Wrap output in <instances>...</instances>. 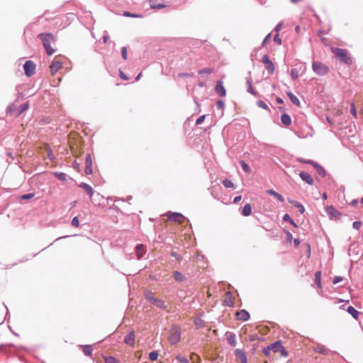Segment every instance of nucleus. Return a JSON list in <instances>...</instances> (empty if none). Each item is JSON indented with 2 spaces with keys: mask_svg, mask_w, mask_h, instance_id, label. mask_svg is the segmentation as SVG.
<instances>
[{
  "mask_svg": "<svg viewBox=\"0 0 363 363\" xmlns=\"http://www.w3.org/2000/svg\"><path fill=\"white\" fill-rule=\"evenodd\" d=\"M38 38L41 40L46 52L48 55H52L55 52V49L52 47V44H55V38L52 33H40Z\"/></svg>",
  "mask_w": 363,
  "mask_h": 363,
  "instance_id": "obj_1",
  "label": "nucleus"
},
{
  "mask_svg": "<svg viewBox=\"0 0 363 363\" xmlns=\"http://www.w3.org/2000/svg\"><path fill=\"white\" fill-rule=\"evenodd\" d=\"M332 52L338 58L341 63H344L347 65L352 64V60L347 55V51L342 48H333Z\"/></svg>",
  "mask_w": 363,
  "mask_h": 363,
  "instance_id": "obj_2",
  "label": "nucleus"
},
{
  "mask_svg": "<svg viewBox=\"0 0 363 363\" xmlns=\"http://www.w3.org/2000/svg\"><path fill=\"white\" fill-rule=\"evenodd\" d=\"M181 329L178 325H173L170 330L168 340L172 345H176L180 340Z\"/></svg>",
  "mask_w": 363,
  "mask_h": 363,
  "instance_id": "obj_3",
  "label": "nucleus"
},
{
  "mask_svg": "<svg viewBox=\"0 0 363 363\" xmlns=\"http://www.w3.org/2000/svg\"><path fill=\"white\" fill-rule=\"evenodd\" d=\"M313 71L319 76H324L329 72V68L320 62H313L312 64Z\"/></svg>",
  "mask_w": 363,
  "mask_h": 363,
  "instance_id": "obj_4",
  "label": "nucleus"
},
{
  "mask_svg": "<svg viewBox=\"0 0 363 363\" xmlns=\"http://www.w3.org/2000/svg\"><path fill=\"white\" fill-rule=\"evenodd\" d=\"M35 64L31 60H27L23 65L25 74L28 77L33 76L35 74Z\"/></svg>",
  "mask_w": 363,
  "mask_h": 363,
  "instance_id": "obj_5",
  "label": "nucleus"
},
{
  "mask_svg": "<svg viewBox=\"0 0 363 363\" xmlns=\"http://www.w3.org/2000/svg\"><path fill=\"white\" fill-rule=\"evenodd\" d=\"M325 211L330 219H338L341 213L333 206H327Z\"/></svg>",
  "mask_w": 363,
  "mask_h": 363,
  "instance_id": "obj_6",
  "label": "nucleus"
},
{
  "mask_svg": "<svg viewBox=\"0 0 363 363\" xmlns=\"http://www.w3.org/2000/svg\"><path fill=\"white\" fill-rule=\"evenodd\" d=\"M79 186L86 191V192L89 194L91 199H92L93 196H101V195L99 193H95L92 187L90 185L87 184L86 183L82 182L79 184Z\"/></svg>",
  "mask_w": 363,
  "mask_h": 363,
  "instance_id": "obj_7",
  "label": "nucleus"
},
{
  "mask_svg": "<svg viewBox=\"0 0 363 363\" xmlns=\"http://www.w3.org/2000/svg\"><path fill=\"white\" fill-rule=\"evenodd\" d=\"M84 172L86 174H91L93 172L92 170V159L91 155L89 153L86 155V161H85V169Z\"/></svg>",
  "mask_w": 363,
  "mask_h": 363,
  "instance_id": "obj_8",
  "label": "nucleus"
},
{
  "mask_svg": "<svg viewBox=\"0 0 363 363\" xmlns=\"http://www.w3.org/2000/svg\"><path fill=\"white\" fill-rule=\"evenodd\" d=\"M250 313L245 309L236 313V319L239 320L247 321L250 319Z\"/></svg>",
  "mask_w": 363,
  "mask_h": 363,
  "instance_id": "obj_9",
  "label": "nucleus"
},
{
  "mask_svg": "<svg viewBox=\"0 0 363 363\" xmlns=\"http://www.w3.org/2000/svg\"><path fill=\"white\" fill-rule=\"evenodd\" d=\"M227 341L230 346L235 347L237 344L235 334L230 331H227L225 334Z\"/></svg>",
  "mask_w": 363,
  "mask_h": 363,
  "instance_id": "obj_10",
  "label": "nucleus"
},
{
  "mask_svg": "<svg viewBox=\"0 0 363 363\" xmlns=\"http://www.w3.org/2000/svg\"><path fill=\"white\" fill-rule=\"evenodd\" d=\"M299 177L301 178L303 181H304L308 185H313L314 181L312 177L306 172H301L299 173Z\"/></svg>",
  "mask_w": 363,
  "mask_h": 363,
  "instance_id": "obj_11",
  "label": "nucleus"
},
{
  "mask_svg": "<svg viewBox=\"0 0 363 363\" xmlns=\"http://www.w3.org/2000/svg\"><path fill=\"white\" fill-rule=\"evenodd\" d=\"M235 355L237 358L240 359L241 363H247V355L242 350L236 349L235 350Z\"/></svg>",
  "mask_w": 363,
  "mask_h": 363,
  "instance_id": "obj_12",
  "label": "nucleus"
},
{
  "mask_svg": "<svg viewBox=\"0 0 363 363\" xmlns=\"http://www.w3.org/2000/svg\"><path fill=\"white\" fill-rule=\"evenodd\" d=\"M168 219L172 221L179 222L181 223L182 220L185 219V217L180 213H171V214L168 216Z\"/></svg>",
  "mask_w": 363,
  "mask_h": 363,
  "instance_id": "obj_13",
  "label": "nucleus"
},
{
  "mask_svg": "<svg viewBox=\"0 0 363 363\" xmlns=\"http://www.w3.org/2000/svg\"><path fill=\"white\" fill-rule=\"evenodd\" d=\"M215 90L220 96H225L226 95V90L221 81L217 82Z\"/></svg>",
  "mask_w": 363,
  "mask_h": 363,
  "instance_id": "obj_14",
  "label": "nucleus"
},
{
  "mask_svg": "<svg viewBox=\"0 0 363 363\" xmlns=\"http://www.w3.org/2000/svg\"><path fill=\"white\" fill-rule=\"evenodd\" d=\"M146 252L145 246L143 244H138L135 247V253L138 257V259H141L143 257Z\"/></svg>",
  "mask_w": 363,
  "mask_h": 363,
  "instance_id": "obj_15",
  "label": "nucleus"
},
{
  "mask_svg": "<svg viewBox=\"0 0 363 363\" xmlns=\"http://www.w3.org/2000/svg\"><path fill=\"white\" fill-rule=\"evenodd\" d=\"M246 85H247V91L254 95L255 96H258V93L254 90L252 85V78L251 77H248L246 78Z\"/></svg>",
  "mask_w": 363,
  "mask_h": 363,
  "instance_id": "obj_16",
  "label": "nucleus"
},
{
  "mask_svg": "<svg viewBox=\"0 0 363 363\" xmlns=\"http://www.w3.org/2000/svg\"><path fill=\"white\" fill-rule=\"evenodd\" d=\"M124 342L128 345L133 346L135 344V333L134 331L129 332V333L125 336Z\"/></svg>",
  "mask_w": 363,
  "mask_h": 363,
  "instance_id": "obj_17",
  "label": "nucleus"
},
{
  "mask_svg": "<svg viewBox=\"0 0 363 363\" xmlns=\"http://www.w3.org/2000/svg\"><path fill=\"white\" fill-rule=\"evenodd\" d=\"M288 202L292 204L294 206L298 208V211L301 213H303L305 212V208L301 203L291 199H288Z\"/></svg>",
  "mask_w": 363,
  "mask_h": 363,
  "instance_id": "obj_18",
  "label": "nucleus"
},
{
  "mask_svg": "<svg viewBox=\"0 0 363 363\" xmlns=\"http://www.w3.org/2000/svg\"><path fill=\"white\" fill-rule=\"evenodd\" d=\"M29 107V103L26 102L24 104H21L18 107H17V111L16 113V118L18 117L21 114H22L25 111H26Z\"/></svg>",
  "mask_w": 363,
  "mask_h": 363,
  "instance_id": "obj_19",
  "label": "nucleus"
},
{
  "mask_svg": "<svg viewBox=\"0 0 363 363\" xmlns=\"http://www.w3.org/2000/svg\"><path fill=\"white\" fill-rule=\"evenodd\" d=\"M62 64L59 61H52L50 65V72L52 74H55L61 67Z\"/></svg>",
  "mask_w": 363,
  "mask_h": 363,
  "instance_id": "obj_20",
  "label": "nucleus"
},
{
  "mask_svg": "<svg viewBox=\"0 0 363 363\" xmlns=\"http://www.w3.org/2000/svg\"><path fill=\"white\" fill-rule=\"evenodd\" d=\"M267 194L275 197L278 201L283 202L284 201V197L280 194L277 193L273 189H268L266 191Z\"/></svg>",
  "mask_w": 363,
  "mask_h": 363,
  "instance_id": "obj_21",
  "label": "nucleus"
},
{
  "mask_svg": "<svg viewBox=\"0 0 363 363\" xmlns=\"http://www.w3.org/2000/svg\"><path fill=\"white\" fill-rule=\"evenodd\" d=\"M281 123L286 126H288L291 123V117L287 113H283L281 116Z\"/></svg>",
  "mask_w": 363,
  "mask_h": 363,
  "instance_id": "obj_22",
  "label": "nucleus"
},
{
  "mask_svg": "<svg viewBox=\"0 0 363 363\" xmlns=\"http://www.w3.org/2000/svg\"><path fill=\"white\" fill-rule=\"evenodd\" d=\"M347 311L356 320L358 319L360 313L355 309L353 306H350L347 308Z\"/></svg>",
  "mask_w": 363,
  "mask_h": 363,
  "instance_id": "obj_23",
  "label": "nucleus"
},
{
  "mask_svg": "<svg viewBox=\"0 0 363 363\" xmlns=\"http://www.w3.org/2000/svg\"><path fill=\"white\" fill-rule=\"evenodd\" d=\"M17 106L15 104H10L6 108V113L16 117Z\"/></svg>",
  "mask_w": 363,
  "mask_h": 363,
  "instance_id": "obj_24",
  "label": "nucleus"
},
{
  "mask_svg": "<svg viewBox=\"0 0 363 363\" xmlns=\"http://www.w3.org/2000/svg\"><path fill=\"white\" fill-rule=\"evenodd\" d=\"M315 169H316V171L318 172V174L323 178H324L325 176H326V171L325 170V169L320 166L319 164H318L317 162H315L314 164V166H313Z\"/></svg>",
  "mask_w": 363,
  "mask_h": 363,
  "instance_id": "obj_25",
  "label": "nucleus"
},
{
  "mask_svg": "<svg viewBox=\"0 0 363 363\" xmlns=\"http://www.w3.org/2000/svg\"><path fill=\"white\" fill-rule=\"evenodd\" d=\"M270 350L274 352H279V349L281 348V342L280 340H277L275 342L269 345Z\"/></svg>",
  "mask_w": 363,
  "mask_h": 363,
  "instance_id": "obj_26",
  "label": "nucleus"
},
{
  "mask_svg": "<svg viewBox=\"0 0 363 363\" xmlns=\"http://www.w3.org/2000/svg\"><path fill=\"white\" fill-rule=\"evenodd\" d=\"M152 304H153L154 306H157L159 308H162V309L167 308V306L165 305L164 302L162 300L159 299L157 298H155V300H153V302L152 303Z\"/></svg>",
  "mask_w": 363,
  "mask_h": 363,
  "instance_id": "obj_27",
  "label": "nucleus"
},
{
  "mask_svg": "<svg viewBox=\"0 0 363 363\" xmlns=\"http://www.w3.org/2000/svg\"><path fill=\"white\" fill-rule=\"evenodd\" d=\"M313 350L318 353L322 354H328L329 350L324 345H318L317 347L313 348Z\"/></svg>",
  "mask_w": 363,
  "mask_h": 363,
  "instance_id": "obj_28",
  "label": "nucleus"
},
{
  "mask_svg": "<svg viewBox=\"0 0 363 363\" xmlns=\"http://www.w3.org/2000/svg\"><path fill=\"white\" fill-rule=\"evenodd\" d=\"M175 281L182 282L185 280L184 276L179 271H174L172 275Z\"/></svg>",
  "mask_w": 363,
  "mask_h": 363,
  "instance_id": "obj_29",
  "label": "nucleus"
},
{
  "mask_svg": "<svg viewBox=\"0 0 363 363\" xmlns=\"http://www.w3.org/2000/svg\"><path fill=\"white\" fill-rule=\"evenodd\" d=\"M287 96L289 98L290 101L294 104H295L296 106H300V101L299 99L297 98V96H296L293 93L291 92H287Z\"/></svg>",
  "mask_w": 363,
  "mask_h": 363,
  "instance_id": "obj_30",
  "label": "nucleus"
},
{
  "mask_svg": "<svg viewBox=\"0 0 363 363\" xmlns=\"http://www.w3.org/2000/svg\"><path fill=\"white\" fill-rule=\"evenodd\" d=\"M315 284L317 285V286L319 289H322V284H321V272L317 271L315 273V279H314Z\"/></svg>",
  "mask_w": 363,
  "mask_h": 363,
  "instance_id": "obj_31",
  "label": "nucleus"
},
{
  "mask_svg": "<svg viewBox=\"0 0 363 363\" xmlns=\"http://www.w3.org/2000/svg\"><path fill=\"white\" fill-rule=\"evenodd\" d=\"M252 213V206L250 203L244 206L242 210V215L244 216H249Z\"/></svg>",
  "mask_w": 363,
  "mask_h": 363,
  "instance_id": "obj_32",
  "label": "nucleus"
},
{
  "mask_svg": "<svg viewBox=\"0 0 363 363\" xmlns=\"http://www.w3.org/2000/svg\"><path fill=\"white\" fill-rule=\"evenodd\" d=\"M194 323L198 329L205 327V322L201 317H196L194 319Z\"/></svg>",
  "mask_w": 363,
  "mask_h": 363,
  "instance_id": "obj_33",
  "label": "nucleus"
},
{
  "mask_svg": "<svg viewBox=\"0 0 363 363\" xmlns=\"http://www.w3.org/2000/svg\"><path fill=\"white\" fill-rule=\"evenodd\" d=\"M265 69L267 70L268 73L272 74L274 72L275 70V66L272 61L271 60L267 64L264 65Z\"/></svg>",
  "mask_w": 363,
  "mask_h": 363,
  "instance_id": "obj_34",
  "label": "nucleus"
},
{
  "mask_svg": "<svg viewBox=\"0 0 363 363\" xmlns=\"http://www.w3.org/2000/svg\"><path fill=\"white\" fill-rule=\"evenodd\" d=\"M55 177L62 182L67 181V174L64 172H56L54 173Z\"/></svg>",
  "mask_w": 363,
  "mask_h": 363,
  "instance_id": "obj_35",
  "label": "nucleus"
},
{
  "mask_svg": "<svg viewBox=\"0 0 363 363\" xmlns=\"http://www.w3.org/2000/svg\"><path fill=\"white\" fill-rule=\"evenodd\" d=\"M213 72V68L206 67V68H203V69H201L199 70L198 74L199 75L210 74H211Z\"/></svg>",
  "mask_w": 363,
  "mask_h": 363,
  "instance_id": "obj_36",
  "label": "nucleus"
},
{
  "mask_svg": "<svg viewBox=\"0 0 363 363\" xmlns=\"http://www.w3.org/2000/svg\"><path fill=\"white\" fill-rule=\"evenodd\" d=\"M222 184L225 188L235 189L234 184L232 182L231 180L228 179H225L224 180H223Z\"/></svg>",
  "mask_w": 363,
  "mask_h": 363,
  "instance_id": "obj_37",
  "label": "nucleus"
},
{
  "mask_svg": "<svg viewBox=\"0 0 363 363\" xmlns=\"http://www.w3.org/2000/svg\"><path fill=\"white\" fill-rule=\"evenodd\" d=\"M93 349L91 345H84L83 347V352L86 356H90L92 353Z\"/></svg>",
  "mask_w": 363,
  "mask_h": 363,
  "instance_id": "obj_38",
  "label": "nucleus"
},
{
  "mask_svg": "<svg viewBox=\"0 0 363 363\" xmlns=\"http://www.w3.org/2000/svg\"><path fill=\"white\" fill-rule=\"evenodd\" d=\"M283 220L285 222H289L293 226L297 227V225L296 224V223L294 221V220L291 218V216L289 214L286 213L283 216Z\"/></svg>",
  "mask_w": 363,
  "mask_h": 363,
  "instance_id": "obj_39",
  "label": "nucleus"
},
{
  "mask_svg": "<svg viewBox=\"0 0 363 363\" xmlns=\"http://www.w3.org/2000/svg\"><path fill=\"white\" fill-rule=\"evenodd\" d=\"M290 75H291V78L294 80H295V79H298V77L299 76V72L297 69L293 68L291 69Z\"/></svg>",
  "mask_w": 363,
  "mask_h": 363,
  "instance_id": "obj_40",
  "label": "nucleus"
},
{
  "mask_svg": "<svg viewBox=\"0 0 363 363\" xmlns=\"http://www.w3.org/2000/svg\"><path fill=\"white\" fill-rule=\"evenodd\" d=\"M240 166L242 167V169L247 173L250 172V168L249 167V165L245 162V161L244 160H240Z\"/></svg>",
  "mask_w": 363,
  "mask_h": 363,
  "instance_id": "obj_41",
  "label": "nucleus"
},
{
  "mask_svg": "<svg viewBox=\"0 0 363 363\" xmlns=\"http://www.w3.org/2000/svg\"><path fill=\"white\" fill-rule=\"evenodd\" d=\"M297 161L301 163H303V164H311L313 166H314V164L315 163V162H314L313 160H306V159H303V158H298Z\"/></svg>",
  "mask_w": 363,
  "mask_h": 363,
  "instance_id": "obj_42",
  "label": "nucleus"
},
{
  "mask_svg": "<svg viewBox=\"0 0 363 363\" xmlns=\"http://www.w3.org/2000/svg\"><path fill=\"white\" fill-rule=\"evenodd\" d=\"M257 105L259 107V108H262L263 109H265V110H268L269 111V106H267V104L262 101V100H259L257 101Z\"/></svg>",
  "mask_w": 363,
  "mask_h": 363,
  "instance_id": "obj_43",
  "label": "nucleus"
},
{
  "mask_svg": "<svg viewBox=\"0 0 363 363\" xmlns=\"http://www.w3.org/2000/svg\"><path fill=\"white\" fill-rule=\"evenodd\" d=\"M105 363H118V361L113 357H105Z\"/></svg>",
  "mask_w": 363,
  "mask_h": 363,
  "instance_id": "obj_44",
  "label": "nucleus"
},
{
  "mask_svg": "<svg viewBox=\"0 0 363 363\" xmlns=\"http://www.w3.org/2000/svg\"><path fill=\"white\" fill-rule=\"evenodd\" d=\"M158 357V353L156 351H152L151 352H150L149 354V358L152 360V361H155L157 360Z\"/></svg>",
  "mask_w": 363,
  "mask_h": 363,
  "instance_id": "obj_45",
  "label": "nucleus"
},
{
  "mask_svg": "<svg viewBox=\"0 0 363 363\" xmlns=\"http://www.w3.org/2000/svg\"><path fill=\"white\" fill-rule=\"evenodd\" d=\"M145 298L146 299L150 302V303H152L153 302V300H155V297L152 294V292H147L145 294Z\"/></svg>",
  "mask_w": 363,
  "mask_h": 363,
  "instance_id": "obj_46",
  "label": "nucleus"
},
{
  "mask_svg": "<svg viewBox=\"0 0 363 363\" xmlns=\"http://www.w3.org/2000/svg\"><path fill=\"white\" fill-rule=\"evenodd\" d=\"M177 359L178 360L179 363H190L189 359L183 356H177Z\"/></svg>",
  "mask_w": 363,
  "mask_h": 363,
  "instance_id": "obj_47",
  "label": "nucleus"
},
{
  "mask_svg": "<svg viewBox=\"0 0 363 363\" xmlns=\"http://www.w3.org/2000/svg\"><path fill=\"white\" fill-rule=\"evenodd\" d=\"M35 194L33 193L26 194L21 196V199L24 200H28L33 198Z\"/></svg>",
  "mask_w": 363,
  "mask_h": 363,
  "instance_id": "obj_48",
  "label": "nucleus"
},
{
  "mask_svg": "<svg viewBox=\"0 0 363 363\" xmlns=\"http://www.w3.org/2000/svg\"><path fill=\"white\" fill-rule=\"evenodd\" d=\"M216 106L218 109L223 110L225 107V104L222 100H218L216 102Z\"/></svg>",
  "mask_w": 363,
  "mask_h": 363,
  "instance_id": "obj_49",
  "label": "nucleus"
},
{
  "mask_svg": "<svg viewBox=\"0 0 363 363\" xmlns=\"http://www.w3.org/2000/svg\"><path fill=\"white\" fill-rule=\"evenodd\" d=\"M71 223H72V226L78 227L79 225V221L78 217L77 216L74 217L72 220Z\"/></svg>",
  "mask_w": 363,
  "mask_h": 363,
  "instance_id": "obj_50",
  "label": "nucleus"
},
{
  "mask_svg": "<svg viewBox=\"0 0 363 363\" xmlns=\"http://www.w3.org/2000/svg\"><path fill=\"white\" fill-rule=\"evenodd\" d=\"M165 6L163 5V4H155V3H152L150 4V7L152 9H162V8H164Z\"/></svg>",
  "mask_w": 363,
  "mask_h": 363,
  "instance_id": "obj_51",
  "label": "nucleus"
},
{
  "mask_svg": "<svg viewBox=\"0 0 363 363\" xmlns=\"http://www.w3.org/2000/svg\"><path fill=\"white\" fill-rule=\"evenodd\" d=\"M362 226V222L361 221H354L352 223V227L354 229L359 230Z\"/></svg>",
  "mask_w": 363,
  "mask_h": 363,
  "instance_id": "obj_52",
  "label": "nucleus"
},
{
  "mask_svg": "<svg viewBox=\"0 0 363 363\" xmlns=\"http://www.w3.org/2000/svg\"><path fill=\"white\" fill-rule=\"evenodd\" d=\"M127 48L126 47H123L121 48V55H122V57L124 59V60H126L127 59Z\"/></svg>",
  "mask_w": 363,
  "mask_h": 363,
  "instance_id": "obj_53",
  "label": "nucleus"
},
{
  "mask_svg": "<svg viewBox=\"0 0 363 363\" xmlns=\"http://www.w3.org/2000/svg\"><path fill=\"white\" fill-rule=\"evenodd\" d=\"M48 157L51 161H54L55 160V157L52 154V152L50 149L48 150Z\"/></svg>",
  "mask_w": 363,
  "mask_h": 363,
  "instance_id": "obj_54",
  "label": "nucleus"
},
{
  "mask_svg": "<svg viewBox=\"0 0 363 363\" xmlns=\"http://www.w3.org/2000/svg\"><path fill=\"white\" fill-rule=\"evenodd\" d=\"M350 113L354 116L356 117L357 116V110H356V108H355V106H354V104L352 103V105H351V109H350Z\"/></svg>",
  "mask_w": 363,
  "mask_h": 363,
  "instance_id": "obj_55",
  "label": "nucleus"
},
{
  "mask_svg": "<svg viewBox=\"0 0 363 363\" xmlns=\"http://www.w3.org/2000/svg\"><path fill=\"white\" fill-rule=\"evenodd\" d=\"M341 281H342V277H340V276H335L334 278H333V283L334 284H336L339 282H340Z\"/></svg>",
  "mask_w": 363,
  "mask_h": 363,
  "instance_id": "obj_56",
  "label": "nucleus"
},
{
  "mask_svg": "<svg viewBox=\"0 0 363 363\" xmlns=\"http://www.w3.org/2000/svg\"><path fill=\"white\" fill-rule=\"evenodd\" d=\"M204 119H205V115L201 116L200 117H199L196 119V125L201 124L203 122Z\"/></svg>",
  "mask_w": 363,
  "mask_h": 363,
  "instance_id": "obj_57",
  "label": "nucleus"
},
{
  "mask_svg": "<svg viewBox=\"0 0 363 363\" xmlns=\"http://www.w3.org/2000/svg\"><path fill=\"white\" fill-rule=\"evenodd\" d=\"M279 352H281V355L283 357H286L288 355L287 351L285 350L282 345L281 348L279 349Z\"/></svg>",
  "mask_w": 363,
  "mask_h": 363,
  "instance_id": "obj_58",
  "label": "nucleus"
},
{
  "mask_svg": "<svg viewBox=\"0 0 363 363\" xmlns=\"http://www.w3.org/2000/svg\"><path fill=\"white\" fill-rule=\"evenodd\" d=\"M274 41L279 44V45H281V39L279 38V34H276L274 37Z\"/></svg>",
  "mask_w": 363,
  "mask_h": 363,
  "instance_id": "obj_59",
  "label": "nucleus"
},
{
  "mask_svg": "<svg viewBox=\"0 0 363 363\" xmlns=\"http://www.w3.org/2000/svg\"><path fill=\"white\" fill-rule=\"evenodd\" d=\"M271 60L269 58V56L267 55H264L263 57H262V62L266 65L269 62H270Z\"/></svg>",
  "mask_w": 363,
  "mask_h": 363,
  "instance_id": "obj_60",
  "label": "nucleus"
},
{
  "mask_svg": "<svg viewBox=\"0 0 363 363\" xmlns=\"http://www.w3.org/2000/svg\"><path fill=\"white\" fill-rule=\"evenodd\" d=\"M272 350H270V347L269 346H267V347H264L263 349V353L266 355V356H269L270 354V352Z\"/></svg>",
  "mask_w": 363,
  "mask_h": 363,
  "instance_id": "obj_61",
  "label": "nucleus"
},
{
  "mask_svg": "<svg viewBox=\"0 0 363 363\" xmlns=\"http://www.w3.org/2000/svg\"><path fill=\"white\" fill-rule=\"evenodd\" d=\"M271 37V34L269 33L264 39V40L262 41V45L264 47L266 45V44L267 43L269 39Z\"/></svg>",
  "mask_w": 363,
  "mask_h": 363,
  "instance_id": "obj_62",
  "label": "nucleus"
},
{
  "mask_svg": "<svg viewBox=\"0 0 363 363\" xmlns=\"http://www.w3.org/2000/svg\"><path fill=\"white\" fill-rule=\"evenodd\" d=\"M108 38H109V37H108V33H107V31H105V32H104V36L102 37L103 42H104V43H107V41L108 40Z\"/></svg>",
  "mask_w": 363,
  "mask_h": 363,
  "instance_id": "obj_63",
  "label": "nucleus"
},
{
  "mask_svg": "<svg viewBox=\"0 0 363 363\" xmlns=\"http://www.w3.org/2000/svg\"><path fill=\"white\" fill-rule=\"evenodd\" d=\"M283 25V23L282 22H280L279 23H278L276 27L274 28V30L276 32H278L281 29V26Z\"/></svg>",
  "mask_w": 363,
  "mask_h": 363,
  "instance_id": "obj_64",
  "label": "nucleus"
}]
</instances>
